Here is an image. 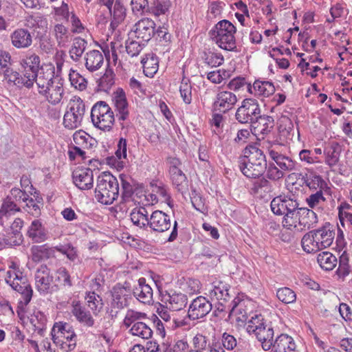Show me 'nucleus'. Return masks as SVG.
<instances>
[{
	"label": "nucleus",
	"instance_id": "nucleus-1",
	"mask_svg": "<svg viewBox=\"0 0 352 352\" xmlns=\"http://www.w3.org/2000/svg\"><path fill=\"white\" fill-rule=\"evenodd\" d=\"M239 167L242 173L249 178H258L267 168V160L263 151L255 145H248L243 150V156L239 158Z\"/></svg>",
	"mask_w": 352,
	"mask_h": 352
},
{
	"label": "nucleus",
	"instance_id": "nucleus-2",
	"mask_svg": "<svg viewBox=\"0 0 352 352\" xmlns=\"http://www.w3.org/2000/svg\"><path fill=\"white\" fill-rule=\"evenodd\" d=\"M335 228L329 223L305 234L302 240V249L307 253L316 252L330 247L335 238Z\"/></svg>",
	"mask_w": 352,
	"mask_h": 352
},
{
	"label": "nucleus",
	"instance_id": "nucleus-3",
	"mask_svg": "<svg viewBox=\"0 0 352 352\" xmlns=\"http://www.w3.org/2000/svg\"><path fill=\"white\" fill-rule=\"evenodd\" d=\"M299 204L290 197L278 196L272 199L270 207L274 214L283 215V226L291 230L292 227H297V210Z\"/></svg>",
	"mask_w": 352,
	"mask_h": 352
},
{
	"label": "nucleus",
	"instance_id": "nucleus-4",
	"mask_svg": "<svg viewBox=\"0 0 352 352\" xmlns=\"http://www.w3.org/2000/svg\"><path fill=\"white\" fill-rule=\"evenodd\" d=\"M150 323L151 322L146 313L133 309L127 310L123 320V324L129 328V333L133 336L144 340L151 338L153 336Z\"/></svg>",
	"mask_w": 352,
	"mask_h": 352
},
{
	"label": "nucleus",
	"instance_id": "nucleus-5",
	"mask_svg": "<svg viewBox=\"0 0 352 352\" xmlns=\"http://www.w3.org/2000/svg\"><path fill=\"white\" fill-rule=\"evenodd\" d=\"M118 195L119 183L117 178L109 172L102 173L97 178L96 199L102 204L109 205L117 199Z\"/></svg>",
	"mask_w": 352,
	"mask_h": 352
},
{
	"label": "nucleus",
	"instance_id": "nucleus-6",
	"mask_svg": "<svg viewBox=\"0 0 352 352\" xmlns=\"http://www.w3.org/2000/svg\"><path fill=\"white\" fill-rule=\"evenodd\" d=\"M236 32V27L230 21L224 19L215 25L210 31V34L216 38V43L221 49L237 52L234 37Z\"/></svg>",
	"mask_w": 352,
	"mask_h": 352
},
{
	"label": "nucleus",
	"instance_id": "nucleus-7",
	"mask_svg": "<svg viewBox=\"0 0 352 352\" xmlns=\"http://www.w3.org/2000/svg\"><path fill=\"white\" fill-rule=\"evenodd\" d=\"M51 335L53 342L65 351H72L76 346V334L73 327L67 322H56Z\"/></svg>",
	"mask_w": 352,
	"mask_h": 352
},
{
	"label": "nucleus",
	"instance_id": "nucleus-8",
	"mask_svg": "<svg viewBox=\"0 0 352 352\" xmlns=\"http://www.w3.org/2000/svg\"><path fill=\"white\" fill-rule=\"evenodd\" d=\"M10 268L12 270H9L6 273V281L13 289L21 294L22 300H20L19 304L27 305L32 297V287L26 276H23L22 272L16 268L14 263L12 264Z\"/></svg>",
	"mask_w": 352,
	"mask_h": 352
},
{
	"label": "nucleus",
	"instance_id": "nucleus-9",
	"mask_svg": "<svg viewBox=\"0 0 352 352\" xmlns=\"http://www.w3.org/2000/svg\"><path fill=\"white\" fill-rule=\"evenodd\" d=\"M91 119L94 126L103 131H110L115 122L114 113L104 101H98L92 107Z\"/></svg>",
	"mask_w": 352,
	"mask_h": 352
},
{
	"label": "nucleus",
	"instance_id": "nucleus-10",
	"mask_svg": "<svg viewBox=\"0 0 352 352\" xmlns=\"http://www.w3.org/2000/svg\"><path fill=\"white\" fill-rule=\"evenodd\" d=\"M85 113V104L79 97L70 100L67 110L63 116V125L68 129H75L80 126Z\"/></svg>",
	"mask_w": 352,
	"mask_h": 352
},
{
	"label": "nucleus",
	"instance_id": "nucleus-11",
	"mask_svg": "<svg viewBox=\"0 0 352 352\" xmlns=\"http://www.w3.org/2000/svg\"><path fill=\"white\" fill-rule=\"evenodd\" d=\"M261 112L260 104L256 99L245 98L235 113V119L241 124H250Z\"/></svg>",
	"mask_w": 352,
	"mask_h": 352
},
{
	"label": "nucleus",
	"instance_id": "nucleus-12",
	"mask_svg": "<svg viewBox=\"0 0 352 352\" xmlns=\"http://www.w3.org/2000/svg\"><path fill=\"white\" fill-rule=\"evenodd\" d=\"M212 309V303L206 297L199 296L190 302L188 316L192 320L202 319L211 311Z\"/></svg>",
	"mask_w": 352,
	"mask_h": 352
},
{
	"label": "nucleus",
	"instance_id": "nucleus-13",
	"mask_svg": "<svg viewBox=\"0 0 352 352\" xmlns=\"http://www.w3.org/2000/svg\"><path fill=\"white\" fill-rule=\"evenodd\" d=\"M116 116L118 121H125L129 117V106L124 91L122 88H118L112 94Z\"/></svg>",
	"mask_w": 352,
	"mask_h": 352
},
{
	"label": "nucleus",
	"instance_id": "nucleus-14",
	"mask_svg": "<svg viewBox=\"0 0 352 352\" xmlns=\"http://www.w3.org/2000/svg\"><path fill=\"white\" fill-rule=\"evenodd\" d=\"M237 102L236 96L228 91H221L217 93L213 103L214 110L219 113H226L231 110Z\"/></svg>",
	"mask_w": 352,
	"mask_h": 352
},
{
	"label": "nucleus",
	"instance_id": "nucleus-15",
	"mask_svg": "<svg viewBox=\"0 0 352 352\" xmlns=\"http://www.w3.org/2000/svg\"><path fill=\"white\" fill-rule=\"evenodd\" d=\"M12 45L19 50L28 49L33 43V34L28 29L19 28L10 35Z\"/></svg>",
	"mask_w": 352,
	"mask_h": 352
},
{
	"label": "nucleus",
	"instance_id": "nucleus-16",
	"mask_svg": "<svg viewBox=\"0 0 352 352\" xmlns=\"http://www.w3.org/2000/svg\"><path fill=\"white\" fill-rule=\"evenodd\" d=\"M131 298V291L120 284L115 285L111 290V306L122 309L129 305Z\"/></svg>",
	"mask_w": 352,
	"mask_h": 352
},
{
	"label": "nucleus",
	"instance_id": "nucleus-17",
	"mask_svg": "<svg viewBox=\"0 0 352 352\" xmlns=\"http://www.w3.org/2000/svg\"><path fill=\"white\" fill-rule=\"evenodd\" d=\"M21 211V206L11 200L10 197H6L3 199L0 208V225L6 228L10 226L12 216Z\"/></svg>",
	"mask_w": 352,
	"mask_h": 352
},
{
	"label": "nucleus",
	"instance_id": "nucleus-18",
	"mask_svg": "<svg viewBox=\"0 0 352 352\" xmlns=\"http://www.w3.org/2000/svg\"><path fill=\"white\" fill-rule=\"evenodd\" d=\"M134 32L138 38L148 42L155 35V23L151 19L143 18L135 24Z\"/></svg>",
	"mask_w": 352,
	"mask_h": 352
},
{
	"label": "nucleus",
	"instance_id": "nucleus-19",
	"mask_svg": "<svg viewBox=\"0 0 352 352\" xmlns=\"http://www.w3.org/2000/svg\"><path fill=\"white\" fill-rule=\"evenodd\" d=\"M171 225L170 216L161 210L154 211L149 218L148 226L156 232H164Z\"/></svg>",
	"mask_w": 352,
	"mask_h": 352
},
{
	"label": "nucleus",
	"instance_id": "nucleus-20",
	"mask_svg": "<svg viewBox=\"0 0 352 352\" xmlns=\"http://www.w3.org/2000/svg\"><path fill=\"white\" fill-rule=\"evenodd\" d=\"M73 182L80 190H89L94 185V174L90 168H78L73 172Z\"/></svg>",
	"mask_w": 352,
	"mask_h": 352
},
{
	"label": "nucleus",
	"instance_id": "nucleus-21",
	"mask_svg": "<svg viewBox=\"0 0 352 352\" xmlns=\"http://www.w3.org/2000/svg\"><path fill=\"white\" fill-rule=\"evenodd\" d=\"M297 227H294L297 230L309 229L318 223V217L311 210L301 208L297 210Z\"/></svg>",
	"mask_w": 352,
	"mask_h": 352
},
{
	"label": "nucleus",
	"instance_id": "nucleus-22",
	"mask_svg": "<svg viewBox=\"0 0 352 352\" xmlns=\"http://www.w3.org/2000/svg\"><path fill=\"white\" fill-rule=\"evenodd\" d=\"M52 281L50 269L46 265H41L35 274V284L40 294H46L50 292Z\"/></svg>",
	"mask_w": 352,
	"mask_h": 352
},
{
	"label": "nucleus",
	"instance_id": "nucleus-23",
	"mask_svg": "<svg viewBox=\"0 0 352 352\" xmlns=\"http://www.w3.org/2000/svg\"><path fill=\"white\" fill-rule=\"evenodd\" d=\"M54 68L52 67H41L34 76L38 93L45 91L54 81Z\"/></svg>",
	"mask_w": 352,
	"mask_h": 352
},
{
	"label": "nucleus",
	"instance_id": "nucleus-24",
	"mask_svg": "<svg viewBox=\"0 0 352 352\" xmlns=\"http://www.w3.org/2000/svg\"><path fill=\"white\" fill-rule=\"evenodd\" d=\"M163 298L166 307L173 311L182 309L188 303L186 295L181 292L170 291L164 295Z\"/></svg>",
	"mask_w": 352,
	"mask_h": 352
},
{
	"label": "nucleus",
	"instance_id": "nucleus-25",
	"mask_svg": "<svg viewBox=\"0 0 352 352\" xmlns=\"http://www.w3.org/2000/svg\"><path fill=\"white\" fill-rule=\"evenodd\" d=\"M133 294L137 300L144 304H150L153 300V289L146 283L144 278L138 280V285L133 289Z\"/></svg>",
	"mask_w": 352,
	"mask_h": 352
},
{
	"label": "nucleus",
	"instance_id": "nucleus-26",
	"mask_svg": "<svg viewBox=\"0 0 352 352\" xmlns=\"http://www.w3.org/2000/svg\"><path fill=\"white\" fill-rule=\"evenodd\" d=\"M273 352H296V344L292 337L287 334H280L273 342Z\"/></svg>",
	"mask_w": 352,
	"mask_h": 352
},
{
	"label": "nucleus",
	"instance_id": "nucleus-27",
	"mask_svg": "<svg viewBox=\"0 0 352 352\" xmlns=\"http://www.w3.org/2000/svg\"><path fill=\"white\" fill-rule=\"evenodd\" d=\"M72 313L75 316L76 319L84 326L87 327L94 326V319L90 312L87 311L85 307L82 306L79 302H72Z\"/></svg>",
	"mask_w": 352,
	"mask_h": 352
},
{
	"label": "nucleus",
	"instance_id": "nucleus-28",
	"mask_svg": "<svg viewBox=\"0 0 352 352\" xmlns=\"http://www.w3.org/2000/svg\"><path fill=\"white\" fill-rule=\"evenodd\" d=\"M28 236L34 243H42L47 239V231L39 219H34L28 228Z\"/></svg>",
	"mask_w": 352,
	"mask_h": 352
},
{
	"label": "nucleus",
	"instance_id": "nucleus-29",
	"mask_svg": "<svg viewBox=\"0 0 352 352\" xmlns=\"http://www.w3.org/2000/svg\"><path fill=\"white\" fill-rule=\"evenodd\" d=\"M251 126L256 133L266 135L274 128V120L272 116L261 115V112L258 118L252 123Z\"/></svg>",
	"mask_w": 352,
	"mask_h": 352
},
{
	"label": "nucleus",
	"instance_id": "nucleus-30",
	"mask_svg": "<svg viewBox=\"0 0 352 352\" xmlns=\"http://www.w3.org/2000/svg\"><path fill=\"white\" fill-rule=\"evenodd\" d=\"M245 300L235 298L232 302V308L229 311V316H234L237 322H245L248 320V309Z\"/></svg>",
	"mask_w": 352,
	"mask_h": 352
},
{
	"label": "nucleus",
	"instance_id": "nucleus-31",
	"mask_svg": "<svg viewBox=\"0 0 352 352\" xmlns=\"http://www.w3.org/2000/svg\"><path fill=\"white\" fill-rule=\"evenodd\" d=\"M52 34L59 47H65L72 40V32L62 23H56L54 25Z\"/></svg>",
	"mask_w": 352,
	"mask_h": 352
},
{
	"label": "nucleus",
	"instance_id": "nucleus-32",
	"mask_svg": "<svg viewBox=\"0 0 352 352\" xmlns=\"http://www.w3.org/2000/svg\"><path fill=\"white\" fill-rule=\"evenodd\" d=\"M269 155L282 171L289 172L296 170L297 163L289 157L283 155L274 149L270 150Z\"/></svg>",
	"mask_w": 352,
	"mask_h": 352
},
{
	"label": "nucleus",
	"instance_id": "nucleus-33",
	"mask_svg": "<svg viewBox=\"0 0 352 352\" xmlns=\"http://www.w3.org/2000/svg\"><path fill=\"white\" fill-rule=\"evenodd\" d=\"M248 91L258 96L268 97L275 91V87L270 81L255 80L253 85H248Z\"/></svg>",
	"mask_w": 352,
	"mask_h": 352
},
{
	"label": "nucleus",
	"instance_id": "nucleus-34",
	"mask_svg": "<svg viewBox=\"0 0 352 352\" xmlns=\"http://www.w3.org/2000/svg\"><path fill=\"white\" fill-rule=\"evenodd\" d=\"M84 59L86 69L91 72L98 70L104 63V57L102 52L96 50L87 52Z\"/></svg>",
	"mask_w": 352,
	"mask_h": 352
},
{
	"label": "nucleus",
	"instance_id": "nucleus-35",
	"mask_svg": "<svg viewBox=\"0 0 352 352\" xmlns=\"http://www.w3.org/2000/svg\"><path fill=\"white\" fill-rule=\"evenodd\" d=\"M169 173L173 186L184 195L188 190V181L185 174L179 167H170Z\"/></svg>",
	"mask_w": 352,
	"mask_h": 352
},
{
	"label": "nucleus",
	"instance_id": "nucleus-36",
	"mask_svg": "<svg viewBox=\"0 0 352 352\" xmlns=\"http://www.w3.org/2000/svg\"><path fill=\"white\" fill-rule=\"evenodd\" d=\"M23 226V221L20 218H16L8 228H10L11 232L8 236V244L12 246L19 245L23 242V235L21 230Z\"/></svg>",
	"mask_w": 352,
	"mask_h": 352
},
{
	"label": "nucleus",
	"instance_id": "nucleus-37",
	"mask_svg": "<svg viewBox=\"0 0 352 352\" xmlns=\"http://www.w3.org/2000/svg\"><path fill=\"white\" fill-rule=\"evenodd\" d=\"M274 329L270 323H268L262 329L254 335L256 339L261 343L262 348L264 351L270 350L274 342Z\"/></svg>",
	"mask_w": 352,
	"mask_h": 352
},
{
	"label": "nucleus",
	"instance_id": "nucleus-38",
	"mask_svg": "<svg viewBox=\"0 0 352 352\" xmlns=\"http://www.w3.org/2000/svg\"><path fill=\"white\" fill-rule=\"evenodd\" d=\"M72 41V43L69 50V55L74 62L77 63L80 60L88 43L85 39L79 36L75 37Z\"/></svg>",
	"mask_w": 352,
	"mask_h": 352
},
{
	"label": "nucleus",
	"instance_id": "nucleus-39",
	"mask_svg": "<svg viewBox=\"0 0 352 352\" xmlns=\"http://www.w3.org/2000/svg\"><path fill=\"white\" fill-rule=\"evenodd\" d=\"M46 89L45 91L39 94L43 96L50 103L56 104L60 102L63 94L62 85L58 82H54Z\"/></svg>",
	"mask_w": 352,
	"mask_h": 352
},
{
	"label": "nucleus",
	"instance_id": "nucleus-40",
	"mask_svg": "<svg viewBox=\"0 0 352 352\" xmlns=\"http://www.w3.org/2000/svg\"><path fill=\"white\" fill-rule=\"evenodd\" d=\"M40 63V57L35 53L27 54L19 61V64L23 70L31 74H35L41 69Z\"/></svg>",
	"mask_w": 352,
	"mask_h": 352
},
{
	"label": "nucleus",
	"instance_id": "nucleus-41",
	"mask_svg": "<svg viewBox=\"0 0 352 352\" xmlns=\"http://www.w3.org/2000/svg\"><path fill=\"white\" fill-rule=\"evenodd\" d=\"M54 249L47 244L41 245H33L31 249L32 259L34 262H40L54 256Z\"/></svg>",
	"mask_w": 352,
	"mask_h": 352
},
{
	"label": "nucleus",
	"instance_id": "nucleus-42",
	"mask_svg": "<svg viewBox=\"0 0 352 352\" xmlns=\"http://www.w3.org/2000/svg\"><path fill=\"white\" fill-rule=\"evenodd\" d=\"M112 21L110 23V28L114 30L119 24H120L126 17V8L120 0L114 2L113 8H111Z\"/></svg>",
	"mask_w": 352,
	"mask_h": 352
},
{
	"label": "nucleus",
	"instance_id": "nucleus-43",
	"mask_svg": "<svg viewBox=\"0 0 352 352\" xmlns=\"http://www.w3.org/2000/svg\"><path fill=\"white\" fill-rule=\"evenodd\" d=\"M143 72L145 76L153 77L158 70L159 62L156 56L153 54H146L141 60Z\"/></svg>",
	"mask_w": 352,
	"mask_h": 352
},
{
	"label": "nucleus",
	"instance_id": "nucleus-44",
	"mask_svg": "<svg viewBox=\"0 0 352 352\" xmlns=\"http://www.w3.org/2000/svg\"><path fill=\"white\" fill-rule=\"evenodd\" d=\"M130 217L133 223L140 228L148 226V212L144 207L134 208L131 212Z\"/></svg>",
	"mask_w": 352,
	"mask_h": 352
},
{
	"label": "nucleus",
	"instance_id": "nucleus-45",
	"mask_svg": "<svg viewBox=\"0 0 352 352\" xmlns=\"http://www.w3.org/2000/svg\"><path fill=\"white\" fill-rule=\"evenodd\" d=\"M267 324L268 322H267L261 314H254L248 321L246 330L250 334L254 336L259 329H262L263 327H265Z\"/></svg>",
	"mask_w": 352,
	"mask_h": 352
},
{
	"label": "nucleus",
	"instance_id": "nucleus-46",
	"mask_svg": "<svg viewBox=\"0 0 352 352\" xmlns=\"http://www.w3.org/2000/svg\"><path fill=\"white\" fill-rule=\"evenodd\" d=\"M319 265L324 270H332L337 265V258L329 252L320 253L317 257Z\"/></svg>",
	"mask_w": 352,
	"mask_h": 352
},
{
	"label": "nucleus",
	"instance_id": "nucleus-47",
	"mask_svg": "<svg viewBox=\"0 0 352 352\" xmlns=\"http://www.w3.org/2000/svg\"><path fill=\"white\" fill-rule=\"evenodd\" d=\"M228 291L229 287L222 282H219L217 285L213 287V289L210 291L209 294L212 299L226 302L230 298Z\"/></svg>",
	"mask_w": 352,
	"mask_h": 352
},
{
	"label": "nucleus",
	"instance_id": "nucleus-48",
	"mask_svg": "<svg viewBox=\"0 0 352 352\" xmlns=\"http://www.w3.org/2000/svg\"><path fill=\"white\" fill-rule=\"evenodd\" d=\"M340 153V151L339 146L338 145L331 144L324 151L325 163L329 167L336 166L339 161Z\"/></svg>",
	"mask_w": 352,
	"mask_h": 352
},
{
	"label": "nucleus",
	"instance_id": "nucleus-49",
	"mask_svg": "<svg viewBox=\"0 0 352 352\" xmlns=\"http://www.w3.org/2000/svg\"><path fill=\"white\" fill-rule=\"evenodd\" d=\"M73 140L75 144L87 149L91 147L93 144L91 142L95 141L88 133L82 130L74 133Z\"/></svg>",
	"mask_w": 352,
	"mask_h": 352
},
{
	"label": "nucleus",
	"instance_id": "nucleus-50",
	"mask_svg": "<svg viewBox=\"0 0 352 352\" xmlns=\"http://www.w3.org/2000/svg\"><path fill=\"white\" fill-rule=\"evenodd\" d=\"M41 199V198L34 199L28 195L27 201L24 202L23 208L32 215L38 217L41 214V206L43 205Z\"/></svg>",
	"mask_w": 352,
	"mask_h": 352
},
{
	"label": "nucleus",
	"instance_id": "nucleus-51",
	"mask_svg": "<svg viewBox=\"0 0 352 352\" xmlns=\"http://www.w3.org/2000/svg\"><path fill=\"white\" fill-rule=\"evenodd\" d=\"M69 78L71 82V85L73 87H74L75 89H78L80 91H83L86 89L87 87V81L79 73L71 69L69 74Z\"/></svg>",
	"mask_w": 352,
	"mask_h": 352
},
{
	"label": "nucleus",
	"instance_id": "nucleus-52",
	"mask_svg": "<svg viewBox=\"0 0 352 352\" xmlns=\"http://www.w3.org/2000/svg\"><path fill=\"white\" fill-rule=\"evenodd\" d=\"M349 261L348 254L344 252L340 256L339 267L337 270V274L340 278L345 279L346 277L349 276L351 270L349 265Z\"/></svg>",
	"mask_w": 352,
	"mask_h": 352
},
{
	"label": "nucleus",
	"instance_id": "nucleus-53",
	"mask_svg": "<svg viewBox=\"0 0 352 352\" xmlns=\"http://www.w3.org/2000/svg\"><path fill=\"white\" fill-rule=\"evenodd\" d=\"M85 300L87 306L93 311H96L102 309L103 303L102 298L94 292L86 294Z\"/></svg>",
	"mask_w": 352,
	"mask_h": 352
},
{
	"label": "nucleus",
	"instance_id": "nucleus-54",
	"mask_svg": "<svg viewBox=\"0 0 352 352\" xmlns=\"http://www.w3.org/2000/svg\"><path fill=\"white\" fill-rule=\"evenodd\" d=\"M276 296L279 300L285 304L295 302L296 296L295 292L289 287H282L277 290Z\"/></svg>",
	"mask_w": 352,
	"mask_h": 352
},
{
	"label": "nucleus",
	"instance_id": "nucleus-55",
	"mask_svg": "<svg viewBox=\"0 0 352 352\" xmlns=\"http://www.w3.org/2000/svg\"><path fill=\"white\" fill-rule=\"evenodd\" d=\"M219 342L225 351H232L235 349H237V351H239L236 338L228 333H223Z\"/></svg>",
	"mask_w": 352,
	"mask_h": 352
},
{
	"label": "nucleus",
	"instance_id": "nucleus-56",
	"mask_svg": "<svg viewBox=\"0 0 352 352\" xmlns=\"http://www.w3.org/2000/svg\"><path fill=\"white\" fill-rule=\"evenodd\" d=\"M114 74L112 69H106L104 74L99 79L98 86L103 91H107L114 84Z\"/></svg>",
	"mask_w": 352,
	"mask_h": 352
},
{
	"label": "nucleus",
	"instance_id": "nucleus-57",
	"mask_svg": "<svg viewBox=\"0 0 352 352\" xmlns=\"http://www.w3.org/2000/svg\"><path fill=\"white\" fill-rule=\"evenodd\" d=\"M181 96L186 104H190L192 100V86L188 79L183 78L179 86Z\"/></svg>",
	"mask_w": 352,
	"mask_h": 352
},
{
	"label": "nucleus",
	"instance_id": "nucleus-58",
	"mask_svg": "<svg viewBox=\"0 0 352 352\" xmlns=\"http://www.w3.org/2000/svg\"><path fill=\"white\" fill-rule=\"evenodd\" d=\"M192 344L195 352H204L206 350H208L210 343L208 342L207 337L202 334H197L192 339Z\"/></svg>",
	"mask_w": 352,
	"mask_h": 352
},
{
	"label": "nucleus",
	"instance_id": "nucleus-59",
	"mask_svg": "<svg viewBox=\"0 0 352 352\" xmlns=\"http://www.w3.org/2000/svg\"><path fill=\"white\" fill-rule=\"evenodd\" d=\"M306 184L310 189H319L322 190L327 188L326 182L320 175H311L306 180Z\"/></svg>",
	"mask_w": 352,
	"mask_h": 352
},
{
	"label": "nucleus",
	"instance_id": "nucleus-60",
	"mask_svg": "<svg viewBox=\"0 0 352 352\" xmlns=\"http://www.w3.org/2000/svg\"><path fill=\"white\" fill-rule=\"evenodd\" d=\"M272 186L265 177H261L253 183L252 190L254 193L269 192L272 190Z\"/></svg>",
	"mask_w": 352,
	"mask_h": 352
},
{
	"label": "nucleus",
	"instance_id": "nucleus-61",
	"mask_svg": "<svg viewBox=\"0 0 352 352\" xmlns=\"http://www.w3.org/2000/svg\"><path fill=\"white\" fill-rule=\"evenodd\" d=\"M28 195V192L23 190L12 188L7 197H10L11 200L16 201L17 205L21 206V204H24L27 201Z\"/></svg>",
	"mask_w": 352,
	"mask_h": 352
},
{
	"label": "nucleus",
	"instance_id": "nucleus-62",
	"mask_svg": "<svg viewBox=\"0 0 352 352\" xmlns=\"http://www.w3.org/2000/svg\"><path fill=\"white\" fill-rule=\"evenodd\" d=\"M28 26L34 28H44L47 27V21L46 18L40 15H30L26 18Z\"/></svg>",
	"mask_w": 352,
	"mask_h": 352
},
{
	"label": "nucleus",
	"instance_id": "nucleus-63",
	"mask_svg": "<svg viewBox=\"0 0 352 352\" xmlns=\"http://www.w3.org/2000/svg\"><path fill=\"white\" fill-rule=\"evenodd\" d=\"M191 203L193 207L201 213H206L208 208L204 203V199L199 196L195 190H192L190 195Z\"/></svg>",
	"mask_w": 352,
	"mask_h": 352
},
{
	"label": "nucleus",
	"instance_id": "nucleus-64",
	"mask_svg": "<svg viewBox=\"0 0 352 352\" xmlns=\"http://www.w3.org/2000/svg\"><path fill=\"white\" fill-rule=\"evenodd\" d=\"M56 278L65 287H71L72 286L71 276L65 267H61L57 270Z\"/></svg>",
	"mask_w": 352,
	"mask_h": 352
}]
</instances>
